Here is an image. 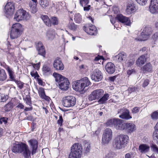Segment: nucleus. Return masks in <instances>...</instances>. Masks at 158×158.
I'll return each instance as SVG.
<instances>
[{"instance_id":"1","label":"nucleus","mask_w":158,"mask_h":158,"mask_svg":"<svg viewBox=\"0 0 158 158\" xmlns=\"http://www.w3.org/2000/svg\"><path fill=\"white\" fill-rule=\"evenodd\" d=\"M12 150L13 152L15 153H22L24 158H30L31 157V152L28 145L23 143H14Z\"/></svg>"},{"instance_id":"2","label":"nucleus","mask_w":158,"mask_h":158,"mask_svg":"<svg viewBox=\"0 0 158 158\" xmlns=\"http://www.w3.org/2000/svg\"><path fill=\"white\" fill-rule=\"evenodd\" d=\"M53 75L61 89L66 91L68 89L69 82L67 78L56 73H54Z\"/></svg>"},{"instance_id":"3","label":"nucleus","mask_w":158,"mask_h":158,"mask_svg":"<svg viewBox=\"0 0 158 158\" xmlns=\"http://www.w3.org/2000/svg\"><path fill=\"white\" fill-rule=\"evenodd\" d=\"M129 137L127 135H120L115 138L113 142V146L116 149H120L124 147L128 143Z\"/></svg>"},{"instance_id":"4","label":"nucleus","mask_w":158,"mask_h":158,"mask_svg":"<svg viewBox=\"0 0 158 158\" xmlns=\"http://www.w3.org/2000/svg\"><path fill=\"white\" fill-rule=\"evenodd\" d=\"M82 152L81 145L78 143H75L71 147L69 158H81Z\"/></svg>"},{"instance_id":"5","label":"nucleus","mask_w":158,"mask_h":158,"mask_svg":"<svg viewBox=\"0 0 158 158\" xmlns=\"http://www.w3.org/2000/svg\"><path fill=\"white\" fill-rule=\"evenodd\" d=\"M22 32V25L17 23L13 25L10 30V36L11 39H17Z\"/></svg>"},{"instance_id":"6","label":"nucleus","mask_w":158,"mask_h":158,"mask_svg":"<svg viewBox=\"0 0 158 158\" xmlns=\"http://www.w3.org/2000/svg\"><path fill=\"white\" fill-rule=\"evenodd\" d=\"M62 104L67 107L73 106L76 104V99L75 97L72 96H68L63 98Z\"/></svg>"},{"instance_id":"7","label":"nucleus","mask_w":158,"mask_h":158,"mask_svg":"<svg viewBox=\"0 0 158 158\" xmlns=\"http://www.w3.org/2000/svg\"><path fill=\"white\" fill-rule=\"evenodd\" d=\"M152 31V28L150 26L145 27L143 29L141 35L138 38H135V40L140 41L147 40L148 39L149 35L151 34Z\"/></svg>"},{"instance_id":"8","label":"nucleus","mask_w":158,"mask_h":158,"mask_svg":"<svg viewBox=\"0 0 158 158\" xmlns=\"http://www.w3.org/2000/svg\"><path fill=\"white\" fill-rule=\"evenodd\" d=\"M30 15L23 9H20L17 11L15 15L14 19L19 21L23 19L27 20L30 18Z\"/></svg>"},{"instance_id":"9","label":"nucleus","mask_w":158,"mask_h":158,"mask_svg":"<svg viewBox=\"0 0 158 158\" xmlns=\"http://www.w3.org/2000/svg\"><path fill=\"white\" fill-rule=\"evenodd\" d=\"M112 131L109 128L106 129L104 131L102 136V143L103 144L108 143L111 139Z\"/></svg>"},{"instance_id":"10","label":"nucleus","mask_w":158,"mask_h":158,"mask_svg":"<svg viewBox=\"0 0 158 158\" xmlns=\"http://www.w3.org/2000/svg\"><path fill=\"white\" fill-rule=\"evenodd\" d=\"M103 93L104 91L102 89H96L91 93L88 99L91 101L98 99L102 96Z\"/></svg>"},{"instance_id":"11","label":"nucleus","mask_w":158,"mask_h":158,"mask_svg":"<svg viewBox=\"0 0 158 158\" xmlns=\"http://www.w3.org/2000/svg\"><path fill=\"white\" fill-rule=\"evenodd\" d=\"M91 77L92 80L96 82H98L101 81L102 79V74L99 69H96L93 71L91 75Z\"/></svg>"},{"instance_id":"12","label":"nucleus","mask_w":158,"mask_h":158,"mask_svg":"<svg viewBox=\"0 0 158 158\" xmlns=\"http://www.w3.org/2000/svg\"><path fill=\"white\" fill-rule=\"evenodd\" d=\"M149 9L152 13L155 14H157L158 13V1L157 0H151Z\"/></svg>"},{"instance_id":"13","label":"nucleus","mask_w":158,"mask_h":158,"mask_svg":"<svg viewBox=\"0 0 158 158\" xmlns=\"http://www.w3.org/2000/svg\"><path fill=\"white\" fill-rule=\"evenodd\" d=\"M121 113V114L119 115V117L122 119L125 120H128L132 118L131 116L130 115V112L127 109H122L118 110V113Z\"/></svg>"},{"instance_id":"14","label":"nucleus","mask_w":158,"mask_h":158,"mask_svg":"<svg viewBox=\"0 0 158 158\" xmlns=\"http://www.w3.org/2000/svg\"><path fill=\"white\" fill-rule=\"evenodd\" d=\"M81 80H79L76 81L74 84V87L76 90L83 93V91L85 92L87 89H85L86 87L84 86V84L81 83Z\"/></svg>"},{"instance_id":"15","label":"nucleus","mask_w":158,"mask_h":158,"mask_svg":"<svg viewBox=\"0 0 158 158\" xmlns=\"http://www.w3.org/2000/svg\"><path fill=\"white\" fill-rule=\"evenodd\" d=\"M54 68L57 70H62L64 69V66L60 58L57 57L53 63Z\"/></svg>"},{"instance_id":"16","label":"nucleus","mask_w":158,"mask_h":158,"mask_svg":"<svg viewBox=\"0 0 158 158\" xmlns=\"http://www.w3.org/2000/svg\"><path fill=\"white\" fill-rule=\"evenodd\" d=\"M116 17L120 22L124 23L126 25L130 26L131 24V22L129 18L122 15H118Z\"/></svg>"},{"instance_id":"17","label":"nucleus","mask_w":158,"mask_h":158,"mask_svg":"<svg viewBox=\"0 0 158 158\" xmlns=\"http://www.w3.org/2000/svg\"><path fill=\"white\" fill-rule=\"evenodd\" d=\"M125 123L122 120L116 118L115 122L114 127L117 129L122 130L124 129Z\"/></svg>"},{"instance_id":"18","label":"nucleus","mask_w":158,"mask_h":158,"mask_svg":"<svg viewBox=\"0 0 158 158\" xmlns=\"http://www.w3.org/2000/svg\"><path fill=\"white\" fill-rule=\"evenodd\" d=\"M14 9L13 4L10 2H8L5 6L4 12L6 14L10 15L13 13Z\"/></svg>"},{"instance_id":"19","label":"nucleus","mask_w":158,"mask_h":158,"mask_svg":"<svg viewBox=\"0 0 158 158\" xmlns=\"http://www.w3.org/2000/svg\"><path fill=\"white\" fill-rule=\"evenodd\" d=\"M84 30L86 33L91 35H95L97 33V30L96 27L92 24L90 25L87 29L85 28Z\"/></svg>"},{"instance_id":"20","label":"nucleus","mask_w":158,"mask_h":158,"mask_svg":"<svg viewBox=\"0 0 158 158\" xmlns=\"http://www.w3.org/2000/svg\"><path fill=\"white\" fill-rule=\"evenodd\" d=\"M105 70L108 73L112 74L115 71V65L111 62H108L106 65Z\"/></svg>"},{"instance_id":"21","label":"nucleus","mask_w":158,"mask_h":158,"mask_svg":"<svg viewBox=\"0 0 158 158\" xmlns=\"http://www.w3.org/2000/svg\"><path fill=\"white\" fill-rule=\"evenodd\" d=\"M36 48L38 52V54L44 57L45 54V50L44 47L41 42H40L38 43L36 46Z\"/></svg>"},{"instance_id":"22","label":"nucleus","mask_w":158,"mask_h":158,"mask_svg":"<svg viewBox=\"0 0 158 158\" xmlns=\"http://www.w3.org/2000/svg\"><path fill=\"white\" fill-rule=\"evenodd\" d=\"M28 143L32 148V153L33 154L36 152L37 148L38 141L35 139H31L28 141Z\"/></svg>"},{"instance_id":"23","label":"nucleus","mask_w":158,"mask_h":158,"mask_svg":"<svg viewBox=\"0 0 158 158\" xmlns=\"http://www.w3.org/2000/svg\"><path fill=\"white\" fill-rule=\"evenodd\" d=\"M139 150L141 153L145 154L149 152L150 147L147 144H142L139 146Z\"/></svg>"},{"instance_id":"24","label":"nucleus","mask_w":158,"mask_h":158,"mask_svg":"<svg viewBox=\"0 0 158 158\" xmlns=\"http://www.w3.org/2000/svg\"><path fill=\"white\" fill-rule=\"evenodd\" d=\"M6 69L8 72L10 81H15V73L13 69L8 66H7L6 67Z\"/></svg>"},{"instance_id":"25","label":"nucleus","mask_w":158,"mask_h":158,"mask_svg":"<svg viewBox=\"0 0 158 158\" xmlns=\"http://www.w3.org/2000/svg\"><path fill=\"white\" fill-rule=\"evenodd\" d=\"M124 130H127L130 133L132 132L135 130V125L132 123H125Z\"/></svg>"},{"instance_id":"26","label":"nucleus","mask_w":158,"mask_h":158,"mask_svg":"<svg viewBox=\"0 0 158 158\" xmlns=\"http://www.w3.org/2000/svg\"><path fill=\"white\" fill-rule=\"evenodd\" d=\"M146 61V59L144 55L140 56L136 60V65L138 67H141Z\"/></svg>"},{"instance_id":"27","label":"nucleus","mask_w":158,"mask_h":158,"mask_svg":"<svg viewBox=\"0 0 158 158\" xmlns=\"http://www.w3.org/2000/svg\"><path fill=\"white\" fill-rule=\"evenodd\" d=\"M115 57L118 61L121 62L125 60L127 57V55L125 53L122 52L119 53Z\"/></svg>"},{"instance_id":"28","label":"nucleus","mask_w":158,"mask_h":158,"mask_svg":"<svg viewBox=\"0 0 158 158\" xmlns=\"http://www.w3.org/2000/svg\"><path fill=\"white\" fill-rule=\"evenodd\" d=\"M144 73L151 72L152 70V64L149 63H147L141 68Z\"/></svg>"},{"instance_id":"29","label":"nucleus","mask_w":158,"mask_h":158,"mask_svg":"<svg viewBox=\"0 0 158 158\" xmlns=\"http://www.w3.org/2000/svg\"><path fill=\"white\" fill-rule=\"evenodd\" d=\"M55 31L54 29H50L48 30L46 34L47 39L52 40L54 38L55 36Z\"/></svg>"},{"instance_id":"30","label":"nucleus","mask_w":158,"mask_h":158,"mask_svg":"<svg viewBox=\"0 0 158 158\" xmlns=\"http://www.w3.org/2000/svg\"><path fill=\"white\" fill-rule=\"evenodd\" d=\"M43 74L45 76H48L51 74L52 71L49 67L44 65L43 68Z\"/></svg>"},{"instance_id":"31","label":"nucleus","mask_w":158,"mask_h":158,"mask_svg":"<svg viewBox=\"0 0 158 158\" xmlns=\"http://www.w3.org/2000/svg\"><path fill=\"white\" fill-rule=\"evenodd\" d=\"M41 17L44 23L48 27L51 26V20L47 15H42Z\"/></svg>"},{"instance_id":"32","label":"nucleus","mask_w":158,"mask_h":158,"mask_svg":"<svg viewBox=\"0 0 158 158\" xmlns=\"http://www.w3.org/2000/svg\"><path fill=\"white\" fill-rule=\"evenodd\" d=\"M109 97V94H105L104 95L100 98L98 101V102L99 104H103L105 103Z\"/></svg>"},{"instance_id":"33","label":"nucleus","mask_w":158,"mask_h":158,"mask_svg":"<svg viewBox=\"0 0 158 158\" xmlns=\"http://www.w3.org/2000/svg\"><path fill=\"white\" fill-rule=\"evenodd\" d=\"M6 78L7 75L5 70L0 68V81H4Z\"/></svg>"},{"instance_id":"34","label":"nucleus","mask_w":158,"mask_h":158,"mask_svg":"<svg viewBox=\"0 0 158 158\" xmlns=\"http://www.w3.org/2000/svg\"><path fill=\"white\" fill-rule=\"evenodd\" d=\"M74 19L76 23H80L82 21V18L79 13H77L74 15Z\"/></svg>"},{"instance_id":"35","label":"nucleus","mask_w":158,"mask_h":158,"mask_svg":"<svg viewBox=\"0 0 158 158\" xmlns=\"http://www.w3.org/2000/svg\"><path fill=\"white\" fill-rule=\"evenodd\" d=\"M127 10L129 11L131 13H133L135 12L136 10V8L135 4L132 3L129 4L128 6Z\"/></svg>"},{"instance_id":"36","label":"nucleus","mask_w":158,"mask_h":158,"mask_svg":"<svg viewBox=\"0 0 158 158\" xmlns=\"http://www.w3.org/2000/svg\"><path fill=\"white\" fill-rule=\"evenodd\" d=\"M80 80L82 81H81V83H83L84 84V86H85V87L89 86L91 84L90 81L87 77H85L82 78Z\"/></svg>"},{"instance_id":"37","label":"nucleus","mask_w":158,"mask_h":158,"mask_svg":"<svg viewBox=\"0 0 158 158\" xmlns=\"http://www.w3.org/2000/svg\"><path fill=\"white\" fill-rule=\"evenodd\" d=\"M13 107V104L10 102L6 105L4 107V110L6 112H8L11 110Z\"/></svg>"},{"instance_id":"38","label":"nucleus","mask_w":158,"mask_h":158,"mask_svg":"<svg viewBox=\"0 0 158 158\" xmlns=\"http://www.w3.org/2000/svg\"><path fill=\"white\" fill-rule=\"evenodd\" d=\"M38 93L40 96L42 98L45 99L46 96L45 94L44 89L43 88H40L38 90Z\"/></svg>"},{"instance_id":"39","label":"nucleus","mask_w":158,"mask_h":158,"mask_svg":"<svg viewBox=\"0 0 158 158\" xmlns=\"http://www.w3.org/2000/svg\"><path fill=\"white\" fill-rule=\"evenodd\" d=\"M29 6L30 7V9L32 13H35L37 11L36 4H33L32 2H30L29 4Z\"/></svg>"},{"instance_id":"40","label":"nucleus","mask_w":158,"mask_h":158,"mask_svg":"<svg viewBox=\"0 0 158 158\" xmlns=\"http://www.w3.org/2000/svg\"><path fill=\"white\" fill-rule=\"evenodd\" d=\"M90 149V146L89 143L88 142L85 143L84 146V152L86 154L89 152Z\"/></svg>"},{"instance_id":"41","label":"nucleus","mask_w":158,"mask_h":158,"mask_svg":"<svg viewBox=\"0 0 158 158\" xmlns=\"http://www.w3.org/2000/svg\"><path fill=\"white\" fill-rule=\"evenodd\" d=\"M39 3L43 8H46L49 5V2L48 0H40Z\"/></svg>"},{"instance_id":"42","label":"nucleus","mask_w":158,"mask_h":158,"mask_svg":"<svg viewBox=\"0 0 158 158\" xmlns=\"http://www.w3.org/2000/svg\"><path fill=\"white\" fill-rule=\"evenodd\" d=\"M116 118L110 119L106 123V125L107 126L110 127H114L115 122L116 121Z\"/></svg>"},{"instance_id":"43","label":"nucleus","mask_w":158,"mask_h":158,"mask_svg":"<svg viewBox=\"0 0 158 158\" xmlns=\"http://www.w3.org/2000/svg\"><path fill=\"white\" fill-rule=\"evenodd\" d=\"M152 119L153 120H156L158 119V112L155 111L152 113L151 115Z\"/></svg>"},{"instance_id":"44","label":"nucleus","mask_w":158,"mask_h":158,"mask_svg":"<svg viewBox=\"0 0 158 158\" xmlns=\"http://www.w3.org/2000/svg\"><path fill=\"white\" fill-rule=\"evenodd\" d=\"M51 24L52 23L53 25H57L58 23V18L56 17H53L51 18Z\"/></svg>"},{"instance_id":"45","label":"nucleus","mask_w":158,"mask_h":158,"mask_svg":"<svg viewBox=\"0 0 158 158\" xmlns=\"http://www.w3.org/2000/svg\"><path fill=\"white\" fill-rule=\"evenodd\" d=\"M68 26L69 29L73 31L75 30L77 27V25H75L74 23H70V21Z\"/></svg>"},{"instance_id":"46","label":"nucleus","mask_w":158,"mask_h":158,"mask_svg":"<svg viewBox=\"0 0 158 158\" xmlns=\"http://www.w3.org/2000/svg\"><path fill=\"white\" fill-rule=\"evenodd\" d=\"M8 99V96L5 95L4 94L0 93V102H4Z\"/></svg>"},{"instance_id":"47","label":"nucleus","mask_w":158,"mask_h":158,"mask_svg":"<svg viewBox=\"0 0 158 158\" xmlns=\"http://www.w3.org/2000/svg\"><path fill=\"white\" fill-rule=\"evenodd\" d=\"M89 0H79V3L82 6H86L89 3Z\"/></svg>"},{"instance_id":"48","label":"nucleus","mask_w":158,"mask_h":158,"mask_svg":"<svg viewBox=\"0 0 158 158\" xmlns=\"http://www.w3.org/2000/svg\"><path fill=\"white\" fill-rule=\"evenodd\" d=\"M134 63V59H130L126 62V65L128 67L131 66Z\"/></svg>"},{"instance_id":"49","label":"nucleus","mask_w":158,"mask_h":158,"mask_svg":"<svg viewBox=\"0 0 158 158\" xmlns=\"http://www.w3.org/2000/svg\"><path fill=\"white\" fill-rule=\"evenodd\" d=\"M153 137L154 139L158 140V129L156 128V130L153 133Z\"/></svg>"},{"instance_id":"50","label":"nucleus","mask_w":158,"mask_h":158,"mask_svg":"<svg viewBox=\"0 0 158 158\" xmlns=\"http://www.w3.org/2000/svg\"><path fill=\"white\" fill-rule=\"evenodd\" d=\"M115 155L114 152H110L106 154L105 158H113Z\"/></svg>"},{"instance_id":"51","label":"nucleus","mask_w":158,"mask_h":158,"mask_svg":"<svg viewBox=\"0 0 158 158\" xmlns=\"http://www.w3.org/2000/svg\"><path fill=\"white\" fill-rule=\"evenodd\" d=\"M15 83L18 85V87L20 89H22L23 88L24 83L20 81H18L16 80L15 81Z\"/></svg>"},{"instance_id":"52","label":"nucleus","mask_w":158,"mask_h":158,"mask_svg":"<svg viewBox=\"0 0 158 158\" xmlns=\"http://www.w3.org/2000/svg\"><path fill=\"white\" fill-rule=\"evenodd\" d=\"M139 4L142 5H144L146 3L148 0H135Z\"/></svg>"},{"instance_id":"53","label":"nucleus","mask_w":158,"mask_h":158,"mask_svg":"<svg viewBox=\"0 0 158 158\" xmlns=\"http://www.w3.org/2000/svg\"><path fill=\"white\" fill-rule=\"evenodd\" d=\"M63 121V119L62 116H60L59 118L57 121V124H58L60 126H61L62 125V123Z\"/></svg>"},{"instance_id":"54","label":"nucleus","mask_w":158,"mask_h":158,"mask_svg":"<svg viewBox=\"0 0 158 158\" xmlns=\"http://www.w3.org/2000/svg\"><path fill=\"white\" fill-rule=\"evenodd\" d=\"M26 104L29 105H31V99L30 96L27 97L25 99Z\"/></svg>"},{"instance_id":"55","label":"nucleus","mask_w":158,"mask_h":158,"mask_svg":"<svg viewBox=\"0 0 158 158\" xmlns=\"http://www.w3.org/2000/svg\"><path fill=\"white\" fill-rule=\"evenodd\" d=\"M151 147L153 151L158 153V148L156 144H152Z\"/></svg>"},{"instance_id":"56","label":"nucleus","mask_w":158,"mask_h":158,"mask_svg":"<svg viewBox=\"0 0 158 158\" xmlns=\"http://www.w3.org/2000/svg\"><path fill=\"white\" fill-rule=\"evenodd\" d=\"M31 64H32V65L35 69H38L40 68V63L39 62L36 64H34L32 63H31Z\"/></svg>"},{"instance_id":"57","label":"nucleus","mask_w":158,"mask_h":158,"mask_svg":"<svg viewBox=\"0 0 158 158\" xmlns=\"http://www.w3.org/2000/svg\"><path fill=\"white\" fill-rule=\"evenodd\" d=\"M7 123V119L5 117L1 118L0 119V123L2 124L4 123V124H6Z\"/></svg>"},{"instance_id":"58","label":"nucleus","mask_w":158,"mask_h":158,"mask_svg":"<svg viewBox=\"0 0 158 158\" xmlns=\"http://www.w3.org/2000/svg\"><path fill=\"white\" fill-rule=\"evenodd\" d=\"M149 83V80L148 79H146L145 80L143 84V86L145 87L147 86Z\"/></svg>"},{"instance_id":"59","label":"nucleus","mask_w":158,"mask_h":158,"mask_svg":"<svg viewBox=\"0 0 158 158\" xmlns=\"http://www.w3.org/2000/svg\"><path fill=\"white\" fill-rule=\"evenodd\" d=\"M135 73V71L134 69H129L127 71V73L128 75H130L134 73Z\"/></svg>"},{"instance_id":"60","label":"nucleus","mask_w":158,"mask_h":158,"mask_svg":"<svg viewBox=\"0 0 158 158\" xmlns=\"http://www.w3.org/2000/svg\"><path fill=\"white\" fill-rule=\"evenodd\" d=\"M83 7H84V10L86 11H88L90 10L91 6L90 5H87L86 6H84Z\"/></svg>"},{"instance_id":"61","label":"nucleus","mask_w":158,"mask_h":158,"mask_svg":"<svg viewBox=\"0 0 158 158\" xmlns=\"http://www.w3.org/2000/svg\"><path fill=\"white\" fill-rule=\"evenodd\" d=\"M139 111L138 107H135L133 108L132 110V113L133 114H136Z\"/></svg>"},{"instance_id":"62","label":"nucleus","mask_w":158,"mask_h":158,"mask_svg":"<svg viewBox=\"0 0 158 158\" xmlns=\"http://www.w3.org/2000/svg\"><path fill=\"white\" fill-rule=\"evenodd\" d=\"M153 38V40H156L158 39V31H157L154 34Z\"/></svg>"},{"instance_id":"63","label":"nucleus","mask_w":158,"mask_h":158,"mask_svg":"<svg viewBox=\"0 0 158 158\" xmlns=\"http://www.w3.org/2000/svg\"><path fill=\"white\" fill-rule=\"evenodd\" d=\"M136 89L135 87H129L128 89L129 93H131L135 91V90Z\"/></svg>"},{"instance_id":"64","label":"nucleus","mask_w":158,"mask_h":158,"mask_svg":"<svg viewBox=\"0 0 158 158\" xmlns=\"http://www.w3.org/2000/svg\"><path fill=\"white\" fill-rule=\"evenodd\" d=\"M24 106L21 103H19L16 106V107L19 108L20 109H23L24 108Z\"/></svg>"}]
</instances>
